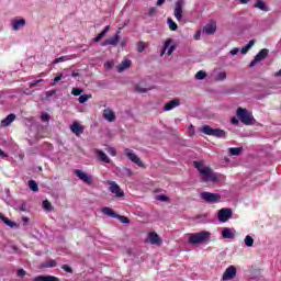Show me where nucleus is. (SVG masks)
I'll return each instance as SVG.
<instances>
[{
	"mask_svg": "<svg viewBox=\"0 0 281 281\" xmlns=\"http://www.w3.org/2000/svg\"><path fill=\"white\" fill-rule=\"evenodd\" d=\"M232 209H221L217 213L220 223H227L228 218L232 217Z\"/></svg>",
	"mask_w": 281,
	"mask_h": 281,
	"instance_id": "nucleus-11",
	"label": "nucleus"
},
{
	"mask_svg": "<svg viewBox=\"0 0 281 281\" xmlns=\"http://www.w3.org/2000/svg\"><path fill=\"white\" fill-rule=\"evenodd\" d=\"M193 166L202 176V181L205 183H207V181H211L212 183H218V175L212 171V168L203 166V162L201 161H194Z\"/></svg>",
	"mask_w": 281,
	"mask_h": 281,
	"instance_id": "nucleus-1",
	"label": "nucleus"
},
{
	"mask_svg": "<svg viewBox=\"0 0 281 281\" xmlns=\"http://www.w3.org/2000/svg\"><path fill=\"white\" fill-rule=\"evenodd\" d=\"M0 221L4 222V224H7L8 227H16V224L10 221V218L5 217L3 213H0Z\"/></svg>",
	"mask_w": 281,
	"mask_h": 281,
	"instance_id": "nucleus-30",
	"label": "nucleus"
},
{
	"mask_svg": "<svg viewBox=\"0 0 281 281\" xmlns=\"http://www.w3.org/2000/svg\"><path fill=\"white\" fill-rule=\"evenodd\" d=\"M106 151L109 155H111V157H115L117 155V149H115V147H108Z\"/></svg>",
	"mask_w": 281,
	"mask_h": 281,
	"instance_id": "nucleus-43",
	"label": "nucleus"
},
{
	"mask_svg": "<svg viewBox=\"0 0 281 281\" xmlns=\"http://www.w3.org/2000/svg\"><path fill=\"white\" fill-rule=\"evenodd\" d=\"M147 14L148 16H155V14H157V8L155 7L149 8Z\"/></svg>",
	"mask_w": 281,
	"mask_h": 281,
	"instance_id": "nucleus-51",
	"label": "nucleus"
},
{
	"mask_svg": "<svg viewBox=\"0 0 281 281\" xmlns=\"http://www.w3.org/2000/svg\"><path fill=\"white\" fill-rule=\"evenodd\" d=\"M102 214H104L105 216H109L110 218H116L117 213H115V211H113V209L109 207V206H104L101 210Z\"/></svg>",
	"mask_w": 281,
	"mask_h": 281,
	"instance_id": "nucleus-26",
	"label": "nucleus"
},
{
	"mask_svg": "<svg viewBox=\"0 0 281 281\" xmlns=\"http://www.w3.org/2000/svg\"><path fill=\"white\" fill-rule=\"evenodd\" d=\"M74 173L76 175V177H78V179H80V181H83V183H87V186L93 184V177L90 176L89 173H87L80 169H76L74 171Z\"/></svg>",
	"mask_w": 281,
	"mask_h": 281,
	"instance_id": "nucleus-7",
	"label": "nucleus"
},
{
	"mask_svg": "<svg viewBox=\"0 0 281 281\" xmlns=\"http://www.w3.org/2000/svg\"><path fill=\"white\" fill-rule=\"evenodd\" d=\"M168 54V56H172V52H175V45H172V40L171 38H168L164 46H162V53H161V56H164V54Z\"/></svg>",
	"mask_w": 281,
	"mask_h": 281,
	"instance_id": "nucleus-16",
	"label": "nucleus"
},
{
	"mask_svg": "<svg viewBox=\"0 0 281 281\" xmlns=\"http://www.w3.org/2000/svg\"><path fill=\"white\" fill-rule=\"evenodd\" d=\"M195 41H199L201 38V31H198L196 34L194 35Z\"/></svg>",
	"mask_w": 281,
	"mask_h": 281,
	"instance_id": "nucleus-59",
	"label": "nucleus"
},
{
	"mask_svg": "<svg viewBox=\"0 0 281 281\" xmlns=\"http://www.w3.org/2000/svg\"><path fill=\"white\" fill-rule=\"evenodd\" d=\"M91 98H92L91 94H81L78 100L80 104H85V102H87L88 100H91Z\"/></svg>",
	"mask_w": 281,
	"mask_h": 281,
	"instance_id": "nucleus-39",
	"label": "nucleus"
},
{
	"mask_svg": "<svg viewBox=\"0 0 281 281\" xmlns=\"http://www.w3.org/2000/svg\"><path fill=\"white\" fill-rule=\"evenodd\" d=\"M203 34H214L216 32V22H212L203 27Z\"/></svg>",
	"mask_w": 281,
	"mask_h": 281,
	"instance_id": "nucleus-25",
	"label": "nucleus"
},
{
	"mask_svg": "<svg viewBox=\"0 0 281 281\" xmlns=\"http://www.w3.org/2000/svg\"><path fill=\"white\" fill-rule=\"evenodd\" d=\"M124 172H126V175L128 177H131L133 175V170L128 169V168H124Z\"/></svg>",
	"mask_w": 281,
	"mask_h": 281,
	"instance_id": "nucleus-57",
	"label": "nucleus"
},
{
	"mask_svg": "<svg viewBox=\"0 0 281 281\" xmlns=\"http://www.w3.org/2000/svg\"><path fill=\"white\" fill-rule=\"evenodd\" d=\"M42 205L46 210V212H52V210H54V206L52 205V202L48 201V200H44Z\"/></svg>",
	"mask_w": 281,
	"mask_h": 281,
	"instance_id": "nucleus-35",
	"label": "nucleus"
},
{
	"mask_svg": "<svg viewBox=\"0 0 281 281\" xmlns=\"http://www.w3.org/2000/svg\"><path fill=\"white\" fill-rule=\"evenodd\" d=\"M109 186V190L112 192V194H115L117 198L124 196V191H122V188H120V184H117L115 181H111Z\"/></svg>",
	"mask_w": 281,
	"mask_h": 281,
	"instance_id": "nucleus-12",
	"label": "nucleus"
},
{
	"mask_svg": "<svg viewBox=\"0 0 281 281\" xmlns=\"http://www.w3.org/2000/svg\"><path fill=\"white\" fill-rule=\"evenodd\" d=\"M33 281H60L58 277L54 276H37L33 279Z\"/></svg>",
	"mask_w": 281,
	"mask_h": 281,
	"instance_id": "nucleus-24",
	"label": "nucleus"
},
{
	"mask_svg": "<svg viewBox=\"0 0 281 281\" xmlns=\"http://www.w3.org/2000/svg\"><path fill=\"white\" fill-rule=\"evenodd\" d=\"M237 117L240 120L241 124H245L246 126H250V124H254L256 120L254 119V115L247 111V109L238 108L237 109Z\"/></svg>",
	"mask_w": 281,
	"mask_h": 281,
	"instance_id": "nucleus-4",
	"label": "nucleus"
},
{
	"mask_svg": "<svg viewBox=\"0 0 281 281\" xmlns=\"http://www.w3.org/2000/svg\"><path fill=\"white\" fill-rule=\"evenodd\" d=\"M236 278V267L229 266L223 273L222 280H234Z\"/></svg>",
	"mask_w": 281,
	"mask_h": 281,
	"instance_id": "nucleus-13",
	"label": "nucleus"
},
{
	"mask_svg": "<svg viewBox=\"0 0 281 281\" xmlns=\"http://www.w3.org/2000/svg\"><path fill=\"white\" fill-rule=\"evenodd\" d=\"M201 133L211 137H217L218 139H225V137H227V133L225 132V130L213 128L210 125H203L201 127Z\"/></svg>",
	"mask_w": 281,
	"mask_h": 281,
	"instance_id": "nucleus-3",
	"label": "nucleus"
},
{
	"mask_svg": "<svg viewBox=\"0 0 281 281\" xmlns=\"http://www.w3.org/2000/svg\"><path fill=\"white\" fill-rule=\"evenodd\" d=\"M61 269L64 271H66V273H74V269H71V267H69V265H63Z\"/></svg>",
	"mask_w": 281,
	"mask_h": 281,
	"instance_id": "nucleus-49",
	"label": "nucleus"
},
{
	"mask_svg": "<svg viewBox=\"0 0 281 281\" xmlns=\"http://www.w3.org/2000/svg\"><path fill=\"white\" fill-rule=\"evenodd\" d=\"M109 30H111V25H106L101 33L98 34V36L94 37V43H100L106 34H109Z\"/></svg>",
	"mask_w": 281,
	"mask_h": 281,
	"instance_id": "nucleus-27",
	"label": "nucleus"
},
{
	"mask_svg": "<svg viewBox=\"0 0 281 281\" xmlns=\"http://www.w3.org/2000/svg\"><path fill=\"white\" fill-rule=\"evenodd\" d=\"M26 274H27V272L23 268H21L16 271L18 278H24V276H26Z\"/></svg>",
	"mask_w": 281,
	"mask_h": 281,
	"instance_id": "nucleus-50",
	"label": "nucleus"
},
{
	"mask_svg": "<svg viewBox=\"0 0 281 281\" xmlns=\"http://www.w3.org/2000/svg\"><path fill=\"white\" fill-rule=\"evenodd\" d=\"M164 3H166V0H158L156 5H164Z\"/></svg>",
	"mask_w": 281,
	"mask_h": 281,
	"instance_id": "nucleus-61",
	"label": "nucleus"
},
{
	"mask_svg": "<svg viewBox=\"0 0 281 281\" xmlns=\"http://www.w3.org/2000/svg\"><path fill=\"white\" fill-rule=\"evenodd\" d=\"M240 52V48L235 47L231 50V56H236V54H238Z\"/></svg>",
	"mask_w": 281,
	"mask_h": 281,
	"instance_id": "nucleus-55",
	"label": "nucleus"
},
{
	"mask_svg": "<svg viewBox=\"0 0 281 281\" xmlns=\"http://www.w3.org/2000/svg\"><path fill=\"white\" fill-rule=\"evenodd\" d=\"M231 122H232V124H234V125H238V119H236V117H233V119L231 120Z\"/></svg>",
	"mask_w": 281,
	"mask_h": 281,
	"instance_id": "nucleus-60",
	"label": "nucleus"
},
{
	"mask_svg": "<svg viewBox=\"0 0 281 281\" xmlns=\"http://www.w3.org/2000/svg\"><path fill=\"white\" fill-rule=\"evenodd\" d=\"M124 154L127 157V159H130V161H132L133 164H135L136 166H138V168H145L146 166L144 165V162L142 161V159H139V157L137 156V154L135 151H133V149L131 148H125L124 149Z\"/></svg>",
	"mask_w": 281,
	"mask_h": 281,
	"instance_id": "nucleus-5",
	"label": "nucleus"
},
{
	"mask_svg": "<svg viewBox=\"0 0 281 281\" xmlns=\"http://www.w3.org/2000/svg\"><path fill=\"white\" fill-rule=\"evenodd\" d=\"M21 27H25V19L12 21V30H14V32H19V30H21Z\"/></svg>",
	"mask_w": 281,
	"mask_h": 281,
	"instance_id": "nucleus-22",
	"label": "nucleus"
},
{
	"mask_svg": "<svg viewBox=\"0 0 281 281\" xmlns=\"http://www.w3.org/2000/svg\"><path fill=\"white\" fill-rule=\"evenodd\" d=\"M146 49V43L145 42H138L137 43V52L142 54Z\"/></svg>",
	"mask_w": 281,
	"mask_h": 281,
	"instance_id": "nucleus-42",
	"label": "nucleus"
},
{
	"mask_svg": "<svg viewBox=\"0 0 281 281\" xmlns=\"http://www.w3.org/2000/svg\"><path fill=\"white\" fill-rule=\"evenodd\" d=\"M67 60H71V58L69 56H61V57L56 58L53 61V65H58V63H67Z\"/></svg>",
	"mask_w": 281,
	"mask_h": 281,
	"instance_id": "nucleus-37",
	"label": "nucleus"
},
{
	"mask_svg": "<svg viewBox=\"0 0 281 281\" xmlns=\"http://www.w3.org/2000/svg\"><path fill=\"white\" fill-rule=\"evenodd\" d=\"M70 131L71 133H74V135H76L77 137H80L82 133H85V126L80 125V123L78 122H74L70 125Z\"/></svg>",
	"mask_w": 281,
	"mask_h": 281,
	"instance_id": "nucleus-15",
	"label": "nucleus"
},
{
	"mask_svg": "<svg viewBox=\"0 0 281 281\" xmlns=\"http://www.w3.org/2000/svg\"><path fill=\"white\" fill-rule=\"evenodd\" d=\"M53 95H56V90H49L46 92V100H49Z\"/></svg>",
	"mask_w": 281,
	"mask_h": 281,
	"instance_id": "nucleus-52",
	"label": "nucleus"
},
{
	"mask_svg": "<svg viewBox=\"0 0 281 281\" xmlns=\"http://www.w3.org/2000/svg\"><path fill=\"white\" fill-rule=\"evenodd\" d=\"M78 76H80V74H78V72H72V74H71V77H72V78H78Z\"/></svg>",
	"mask_w": 281,
	"mask_h": 281,
	"instance_id": "nucleus-62",
	"label": "nucleus"
},
{
	"mask_svg": "<svg viewBox=\"0 0 281 281\" xmlns=\"http://www.w3.org/2000/svg\"><path fill=\"white\" fill-rule=\"evenodd\" d=\"M207 74H205L203 70H200L195 74V80H205Z\"/></svg>",
	"mask_w": 281,
	"mask_h": 281,
	"instance_id": "nucleus-40",
	"label": "nucleus"
},
{
	"mask_svg": "<svg viewBox=\"0 0 281 281\" xmlns=\"http://www.w3.org/2000/svg\"><path fill=\"white\" fill-rule=\"evenodd\" d=\"M121 33L122 31L117 30L113 36L105 38L101 43V47H106V45H112L113 47L117 46V44L120 43Z\"/></svg>",
	"mask_w": 281,
	"mask_h": 281,
	"instance_id": "nucleus-8",
	"label": "nucleus"
},
{
	"mask_svg": "<svg viewBox=\"0 0 281 281\" xmlns=\"http://www.w3.org/2000/svg\"><path fill=\"white\" fill-rule=\"evenodd\" d=\"M269 56V49L262 48L256 56L255 58L250 61L249 67H256L258 63H261V60H265Z\"/></svg>",
	"mask_w": 281,
	"mask_h": 281,
	"instance_id": "nucleus-9",
	"label": "nucleus"
},
{
	"mask_svg": "<svg viewBox=\"0 0 281 281\" xmlns=\"http://www.w3.org/2000/svg\"><path fill=\"white\" fill-rule=\"evenodd\" d=\"M29 188L32 190V192H38V183L34 180L29 181Z\"/></svg>",
	"mask_w": 281,
	"mask_h": 281,
	"instance_id": "nucleus-36",
	"label": "nucleus"
},
{
	"mask_svg": "<svg viewBox=\"0 0 281 281\" xmlns=\"http://www.w3.org/2000/svg\"><path fill=\"white\" fill-rule=\"evenodd\" d=\"M19 210H20L21 212H27V204H25V203L23 202L22 204H20Z\"/></svg>",
	"mask_w": 281,
	"mask_h": 281,
	"instance_id": "nucleus-54",
	"label": "nucleus"
},
{
	"mask_svg": "<svg viewBox=\"0 0 281 281\" xmlns=\"http://www.w3.org/2000/svg\"><path fill=\"white\" fill-rule=\"evenodd\" d=\"M132 65L131 59H124L119 66H116V71L119 74H122V71H125V69H128Z\"/></svg>",
	"mask_w": 281,
	"mask_h": 281,
	"instance_id": "nucleus-21",
	"label": "nucleus"
},
{
	"mask_svg": "<svg viewBox=\"0 0 281 281\" xmlns=\"http://www.w3.org/2000/svg\"><path fill=\"white\" fill-rule=\"evenodd\" d=\"M52 120V116L47 112L42 113V122H49Z\"/></svg>",
	"mask_w": 281,
	"mask_h": 281,
	"instance_id": "nucleus-47",
	"label": "nucleus"
},
{
	"mask_svg": "<svg viewBox=\"0 0 281 281\" xmlns=\"http://www.w3.org/2000/svg\"><path fill=\"white\" fill-rule=\"evenodd\" d=\"M228 153L232 156H238L240 153H243V147H231L228 148Z\"/></svg>",
	"mask_w": 281,
	"mask_h": 281,
	"instance_id": "nucleus-32",
	"label": "nucleus"
},
{
	"mask_svg": "<svg viewBox=\"0 0 281 281\" xmlns=\"http://www.w3.org/2000/svg\"><path fill=\"white\" fill-rule=\"evenodd\" d=\"M151 88H144V83H138L135 86V91L137 93H148V91H150Z\"/></svg>",
	"mask_w": 281,
	"mask_h": 281,
	"instance_id": "nucleus-31",
	"label": "nucleus"
},
{
	"mask_svg": "<svg viewBox=\"0 0 281 281\" xmlns=\"http://www.w3.org/2000/svg\"><path fill=\"white\" fill-rule=\"evenodd\" d=\"M246 247H254V237L247 235L244 239Z\"/></svg>",
	"mask_w": 281,
	"mask_h": 281,
	"instance_id": "nucleus-38",
	"label": "nucleus"
},
{
	"mask_svg": "<svg viewBox=\"0 0 281 281\" xmlns=\"http://www.w3.org/2000/svg\"><path fill=\"white\" fill-rule=\"evenodd\" d=\"M22 221H23V223H29L30 218L29 217H23Z\"/></svg>",
	"mask_w": 281,
	"mask_h": 281,
	"instance_id": "nucleus-63",
	"label": "nucleus"
},
{
	"mask_svg": "<svg viewBox=\"0 0 281 281\" xmlns=\"http://www.w3.org/2000/svg\"><path fill=\"white\" fill-rule=\"evenodd\" d=\"M183 5H186V1H183V0H178L176 2V8L173 11V14H175L177 21H183Z\"/></svg>",
	"mask_w": 281,
	"mask_h": 281,
	"instance_id": "nucleus-10",
	"label": "nucleus"
},
{
	"mask_svg": "<svg viewBox=\"0 0 281 281\" xmlns=\"http://www.w3.org/2000/svg\"><path fill=\"white\" fill-rule=\"evenodd\" d=\"M249 0H239L240 3L246 4Z\"/></svg>",
	"mask_w": 281,
	"mask_h": 281,
	"instance_id": "nucleus-64",
	"label": "nucleus"
},
{
	"mask_svg": "<svg viewBox=\"0 0 281 281\" xmlns=\"http://www.w3.org/2000/svg\"><path fill=\"white\" fill-rule=\"evenodd\" d=\"M93 153L97 159H99V161H101L102 164H111V158H109L102 149L97 148L93 150Z\"/></svg>",
	"mask_w": 281,
	"mask_h": 281,
	"instance_id": "nucleus-14",
	"label": "nucleus"
},
{
	"mask_svg": "<svg viewBox=\"0 0 281 281\" xmlns=\"http://www.w3.org/2000/svg\"><path fill=\"white\" fill-rule=\"evenodd\" d=\"M58 263L56 262V260H48L42 263V267H44V269H52L53 267H56Z\"/></svg>",
	"mask_w": 281,
	"mask_h": 281,
	"instance_id": "nucleus-33",
	"label": "nucleus"
},
{
	"mask_svg": "<svg viewBox=\"0 0 281 281\" xmlns=\"http://www.w3.org/2000/svg\"><path fill=\"white\" fill-rule=\"evenodd\" d=\"M16 120V115L9 114L5 119L1 121L2 128H5V126H10L14 121Z\"/></svg>",
	"mask_w": 281,
	"mask_h": 281,
	"instance_id": "nucleus-23",
	"label": "nucleus"
},
{
	"mask_svg": "<svg viewBox=\"0 0 281 281\" xmlns=\"http://www.w3.org/2000/svg\"><path fill=\"white\" fill-rule=\"evenodd\" d=\"M254 45H256V41L250 40L248 44L240 49L241 54L245 56V54H247V52H249V49H251Z\"/></svg>",
	"mask_w": 281,
	"mask_h": 281,
	"instance_id": "nucleus-29",
	"label": "nucleus"
},
{
	"mask_svg": "<svg viewBox=\"0 0 281 281\" xmlns=\"http://www.w3.org/2000/svg\"><path fill=\"white\" fill-rule=\"evenodd\" d=\"M156 199L157 201H162V202L168 201V198L165 194L157 195Z\"/></svg>",
	"mask_w": 281,
	"mask_h": 281,
	"instance_id": "nucleus-53",
	"label": "nucleus"
},
{
	"mask_svg": "<svg viewBox=\"0 0 281 281\" xmlns=\"http://www.w3.org/2000/svg\"><path fill=\"white\" fill-rule=\"evenodd\" d=\"M180 104L181 101L179 99H173L165 104L164 111H172V109H177Z\"/></svg>",
	"mask_w": 281,
	"mask_h": 281,
	"instance_id": "nucleus-20",
	"label": "nucleus"
},
{
	"mask_svg": "<svg viewBox=\"0 0 281 281\" xmlns=\"http://www.w3.org/2000/svg\"><path fill=\"white\" fill-rule=\"evenodd\" d=\"M0 157H2V159H5V157H8V154H5V151H3L1 148H0Z\"/></svg>",
	"mask_w": 281,
	"mask_h": 281,
	"instance_id": "nucleus-58",
	"label": "nucleus"
},
{
	"mask_svg": "<svg viewBox=\"0 0 281 281\" xmlns=\"http://www.w3.org/2000/svg\"><path fill=\"white\" fill-rule=\"evenodd\" d=\"M254 8L262 10V12H269V7H267V3H265L262 0H257V2L254 4Z\"/></svg>",
	"mask_w": 281,
	"mask_h": 281,
	"instance_id": "nucleus-28",
	"label": "nucleus"
},
{
	"mask_svg": "<svg viewBox=\"0 0 281 281\" xmlns=\"http://www.w3.org/2000/svg\"><path fill=\"white\" fill-rule=\"evenodd\" d=\"M211 236L212 233L202 231L200 233L191 234L189 237V243L191 245H203V243H207V240H210Z\"/></svg>",
	"mask_w": 281,
	"mask_h": 281,
	"instance_id": "nucleus-2",
	"label": "nucleus"
},
{
	"mask_svg": "<svg viewBox=\"0 0 281 281\" xmlns=\"http://www.w3.org/2000/svg\"><path fill=\"white\" fill-rule=\"evenodd\" d=\"M189 135H190V137H192V135H194V125H192V124L189 125Z\"/></svg>",
	"mask_w": 281,
	"mask_h": 281,
	"instance_id": "nucleus-56",
	"label": "nucleus"
},
{
	"mask_svg": "<svg viewBox=\"0 0 281 281\" xmlns=\"http://www.w3.org/2000/svg\"><path fill=\"white\" fill-rule=\"evenodd\" d=\"M222 236L228 240H234V238H236V229L224 227L222 231Z\"/></svg>",
	"mask_w": 281,
	"mask_h": 281,
	"instance_id": "nucleus-17",
	"label": "nucleus"
},
{
	"mask_svg": "<svg viewBox=\"0 0 281 281\" xmlns=\"http://www.w3.org/2000/svg\"><path fill=\"white\" fill-rule=\"evenodd\" d=\"M103 119L108 122H115V112L111 110V108H106L103 110Z\"/></svg>",
	"mask_w": 281,
	"mask_h": 281,
	"instance_id": "nucleus-19",
	"label": "nucleus"
},
{
	"mask_svg": "<svg viewBox=\"0 0 281 281\" xmlns=\"http://www.w3.org/2000/svg\"><path fill=\"white\" fill-rule=\"evenodd\" d=\"M60 80H63V74H59L57 77L54 78L53 87H56V85H58V82H60Z\"/></svg>",
	"mask_w": 281,
	"mask_h": 281,
	"instance_id": "nucleus-48",
	"label": "nucleus"
},
{
	"mask_svg": "<svg viewBox=\"0 0 281 281\" xmlns=\"http://www.w3.org/2000/svg\"><path fill=\"white\" fill-rule=\"evenodd\" d=\"M227 78V74L225 71H221L217 74L216 80L223 81Z\"/></svg>",
	"mask_w": 281,
	"mask_h": 281,
	"instance_id": "nucleus-45",
	"label": "nucleus"
},
{
	"mask_svg": "<svg viewBox=\"0 0 281 281\" xmlns=\"http://www.w3.org/2000/svg\"><path fill=\"white\" fill-rule=\"evenodd\" d=\"M41 82H45V80H43V79L35 80V81L29 83V87H30V89H34V87H36L37 85H41Z\"/></svg>",
	"mask_w": 281,
	"mask_h": 281,
	"instance_id": "nucleus-46",
	"label": "nucleus"
},
{
	"mask_svg": "<svg viewBox=\"0 0 281 281\" xmlns=\"http://www.w3.org/2000/svg\"><path fill=\"white\" fill-rule=\"evenodd\" d=\"M82 91L83 90L80 89V88H72L71 94L75 95V97H78V95H81Z\"/></svg>",
	"mask_w": 281,
	"mask_h": 281,
	"instance_id": "nucleus-44",
	"label": "nucleus"
},
{
	"mask_svg": "<svg viewBox=\"0 0 281 281\" xmlns=\"http://www.w3.org/2000/svg\"><path fill=\"white\" fill-rule=\"evenodd\" d=\"M148 241L150 243V245H157L158 247L161 246V244L164 243L161 240V237H159V235H157V233H149Z\"/></svg>",
	"mask_w": 281,
	"mask_h": 281,
	"instance_id": "nucleus-18",
	"label": "nucleus"
},
{
	"mask_svg": "<svg viewBox=\"0 0 281 281\" xmlns=\"http://www.w3.org/2000/svg\"><path fill=\"white\" fill-rule=\"evenodd\" d=\"M167 23L171 32H177V30H179V26L175 23L172 19L168 18Z\"/></svg>",
	"mask_w": 281,
	"mask_h": 281,
	"instance_id": "nucleus-34",
	"label": "nucleus"
},
{
	"mask_svg": "<svg viewBox=\"0 0 281 281\" xmlns=\"http://www.w3.org/2000/svg\"><path fill=\"white\" fill-rule=\"evenodd\" d=\"M200 196L206 203H218L221 201V194L218 193L202 192Z\"/></svg>",
	"mask_w": 281,
	"mask_h": 281,
	"instance_id": "nucleus-6",
	"label": "nucleus"
},
{
	"mask_svg": "<svg viewBox=\"0 0 281 281\" xmlns=\"http://www.w3.org/2000/svg\"><path fill=\"white\" fill-rule=\"evenodd\" d=\"M115 218H117L121 223H123V224H128V223H131V220H128V217H126V216H124V215H120V214H117V216L115 217Z\"/></svg>",
	"mask_w": 281,
	"mask_h": 281,
	"instance_id": "nucleus-41",
	"label": "nucleus"
}]
</instances>
